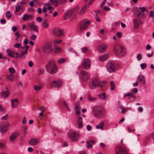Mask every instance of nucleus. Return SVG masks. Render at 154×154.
I'll return each instance as SVG.
<instances>
[{"instance_id": "obj_1", "label": "nucleus", "mask_w": 154, "mask_h": 154, "mask_svg": "<svg viewBox=\"0 0 154 154\" xmlns=\"http://www.w3.org/2000/svg\"><path fill=\"white\" fill-rule=\"evenodd\" d=\"M115 54L119 57L124 56L126 54V49L125 48L119 44L115 45L114 47Z\"/></svg>"}, {"instance_id": "obj_2", "label": "nucleus", "mask_w": 154, "mask_h": 154, "mask_svg": "<svg viewBox=\"0 0 154 154\" xmlns=\"http://www.w3.org/2000/svg\"><path fill=\"white\" fill-rule=\"evenodd\" d=\"M89 87L92 90L95 89L97 87H101L103 86L102 82L97 78L92 79L89 83Z\"/></svg>"}, {"instance_id": "obj_3", "label": "nucleus", "mask_w": 154, "mask_h": 154, "mask_svg": "<svg viewBox=\"0 0 154 154\" xmlns=\"http://www.w3.org/2000/svg\"><path fill=\"white\" fill-rule=\"evenodd\" d=\"M46 68L47 71L51 74H54L57 71V69L55 63L53 61H50L48 63Z\"/></svg>"}, {"instance_id": "obj_4", "label": "nucleus", "mask_w": 154, "mask_h": 154, "mask_svg": "<svg viewBox=\"0 0 154 154\" xmlns=\"http://www.w3.org/2000/svg\"><path fill=\"white\" fill-rule=\"evenodd\" d=\"M93 113L95 117L98 118H101L104 115V109L103 108L100 106H96L94 109Z\"/></svg>"}, {"instance_id": "obj_5", "label": "nucleus", "mask_w": 154, "mask_h": 154, "mask_svg": "<svg viewBox=\"0 0 154 154\" xmlns=\"http://www.w3.org/2000/svg\"><path fill=\"white\" fill-rule=\"evenodd\" d=\"M68 135L70 139L73 141H77L80 138L79 134L73 131H69Z\"/></svg>"}, {"instance_id": "obj_6", "label": "nucleus", "mask_w": 154, "mask_h": 154, "mask_svg": "<svg viewBox=\"0 0 154 154\" xmlns=\"http://www.w3.org/2000/svg\"><path fill=\"white\" fill-rule=\"evenodd\" d=\"M42 50L44 53L46 54H49L51 53L53 51L51 43L47 42L45 43L43 46Z\"/></svg>"}, {"instance_id": "obj_7", "label": "nucleus", "mask_w": 154, "mask_h": 154, "mask_svg": "<svg viewBox=\"0 0 154 154\" xmlns=\"http://www.w3.org/2000/svg\"><path fill=\"white\" fill-rule=\"evenodd\" d=\"M79 76L80 78L82 81L86 82L90 79V75L87 72L82 70L79 72Z\"/></svg>"}, {"instance_id": "obj_8", "label": "nucleus", "mask_w": 154, "mask_h": 154, "mask_svg": "<svg viewBox=\"0 0 154 154\" xmlns=\"http://www.w3.org/2000/svg\"><path fill=\"white\" fill-rule=\"evenodd\" d=\"M90 24V21L86 19L82 20L80 23L79 28L81 30L86 29Z\"/></svg>"}, {"instance_id": "obj_9", "label": "nucleus", "mask_w": 154, "mask_h": 154, "mask_svg": "<svg viewBox=\"0 0 154 154\" xmlns=\"http://www.w3.org/2000/svg\"><path fill=\"white\" fill-rule=\"evenodd\" d=\"M9 123L8 122H2L0 123V131L2 133H4L8 130Z\"/></svg>"}, {"instance_id": "obj_10", "label": "nucleus", "mask_w": 154, "mask_h": 154, "mask_svg": "<svg viewBox=\"0 0 154 154\" xmlns=\"http://www.w3.org/2000/svg\"><path fill=\"white\" fill-rule=\"evenodd\" d=\"M91 62L90 60L88 58L83 60L82 63V66L86 70H89L91 66Z\"/></svg>"}, {"instance_id": "obj_11", "label": "nucleus", "mask_w": 154, "mask_h": 154, "mask_svg": "<svg viewBox=\"0 0 154 154\" xmlns=\"http://www.w3.org/2000/svg\"><path fill=\"white\" fill-rule=\"evenodd\" d=\"M115 151L116 154H128L126 148L119 146H118L116 147Z\"/></svg>"}, {"instance_id": "obj_12", "label": "nucleus", "mask_w": 154, "mask_h": 154, "mask_svg": "<svg viewBox=\"0 0 154 154\" xmlns=\"http://www.w3.org/2000/svg\"><path fill=\"white\" fill-rule=\"evenodd\" d=\"M106 68L109 72H112L115 71L116 66L113 63L109 62L106 64Z\"/></svg>"}, {"instance_id": "obj_13", "label": "nucleus", "mask_w": 154, "mask_h": 154, "mask_svg": "<svg viewBox=\"0 0 154 154\" xmlns=\"http://www.w3.org/2000/svg\"><path fill=\"white\" fill-rule=\"evenodd\" d=\"M53 32L54 34L57 36L59 37L63 35V29L59 27H57L54 28Z\"/></svg>"}, {"instance_id": "obj_14", "label": "nucleus", "mask_w": 154, "mask_h": 154, "mask_svg": "<svg viewBox=\"0 0 154 154\" xmlns=\"http://www.w3.org/2000/svg\"><path fill=\"white\" fill-rule=\"evenodd\" d=\"M79 9V7L78 6L76 7L74 9V11L76 13ZM73 12L72 10L66 12L64 15V18L67 19V17L70 16H71V14Z\"/></svg>"}, {"instance_id": "obj_15", "label": "nucleus", "mask_w": 154, "mask_h": 154, "mask_svg": "<svg viewBox=\"0 0 154 154\" xmlns=\"http://www.w3.org/2000/svg\"><path fill=\"white\" fill-rule=\"evenodd\" d=\"M89 7V5L88 4H86L84 5L79 11V14L80 15L84 14L87 11Z\"/></svg>"}, {"instance_id": "obj_16", "label": "nucleus", "mask_w": 154, "mask_h": 154, "mask_svg": "<svg viewBox=\"0 0 154 154\" xmlns=\"http://www.w3.org/2000/svg\"><path fill=\"white\" fill-rule=\"evenodd\" d=\"M34 16L32 14H24L23 16L22 19L24 21H27L32 20Z\"/></svg>"}, {"instance_id": "obj_17", "label": "nucleus", "mask_w": 154, "mask_h": 154, "mask_svg": "<svg viewBox=\"0 0 154 154\" xmlns=\"http://www.w3.org/2000/svg\"><path fill=\"white\" fill-rule=\"evenodd\" d=\"M63 84L61 81H54L51 82V85L55 88H58L61 87Z\"/></svg>"}, {"instance_id": "obj_18", "label": "nucleus", "mask_w": 154, "mask_h": 154, "mask_svg": "<svg viewBox=\"0 0 154 154\" xmlns=\"http://www.w3.org/2000/svg\"><path fill=\"white\" fill-rule=\"evenodd\" d=\"M106 47V44H102L98 46V49L99 52L103 53L105 51Z\"/></svg>"}, {"instance_id": "obj_19", "label": "nucleus", "mask_w": 154, "mask_h": 154, "mask_svg": "<svg viewBox=\"0 0 154 154\" xmlns=\"http://www.w3.org/2000/svg\"><path fill=\"white\" fill-rule=\"evenodd\" d=\"M7 51L8 52V54L9 56L11 57L14 58H17L19 57L18 53H16L14 51L11 52L9 49L7 50Z\"/></svg>"}, {"instance_id": "obj_20", "label": "nucleus", "mask_w": 154, "mask_h": 154, "mask_svg": "<svg viewBox=\"0 0 154 154\" xmlns=\"http://www.w3.org/2000/svg\"><path fill=\"white\" fill-rule=\"evenodd\" d=\"M134 24V29H137L139 28V25L141 23V22L140 20L134 19L133 20Z\"/></svg>"}, {"instance_id": "obj_21", "label": "nucleus", "mask_w": 154, "mask_h": 154, "mask_svg": "<svg viewBox=\"0 0 154 154\" xmlns=\"http://www.w3.org/2000/svg\"><path fill=\"white\" fill-rule=\"evenodd\" d=\"M137 79L138 81L141 82L143 85H145L146 84V80L144 76L143 75H139L137 77Z\"/></svg>"}, {"instance_id": "obj_22", "label": "nucleus", "mask_w": 154, "mask_h": 154, "mask_svg": "<svg viewBox=\"0 0 154 154\" xmlns=\"http://www.w3.org/2000/svg\"><path fill=\"white\" fill-rule=\"evenodd\" d=\"M82 118L79 117L77 122V125L78 128H81L83 127V124L82 121Z\"/></svg>"}, {"instance_id": "obj_23", "label": "nucleus", "mask_w": 154, "mask_h": 154, "mask_svg": "<svg viewBox=\"0 0 154 154\" xmlns=\"http://www.w3.org/2000/svg\"><path fill=\"white\" fill-rule=\"evenodd\" d=\"M37 139L32 138L29 141V144L31 146H34L37 143Z\"/></svg>"}, {"instance_id": "obj_24", "label": "nucleus", "mask_w": 154, "mask_h": 154, "mask_svg": "<svg viewBox=\"0 0 154 154\" xmlns=\"http://www.w3.org/2000/svg\"><path fill=\"white\" fill-rule=\"evenodd\" d=\"M12 107L13 108L17 107L18 105V101L17 99H13L11 100Z\"/></svg>"}, {"instance_id": "obj_25", "label": "nucleus", "mask_w": 154, "mask_h": 154, "mask_svg": "<svg viewBox=\"0 0 154 154\" xmlns=\"http://www.w3.org/2000/svg\"><path fill=\"white\" fill-rule=\"evenodd\" d=\"M19 135V133L17 132H15L14 133L12 134L10 137V140L11 141H13Z\"/></svg>"}, {"instance_id": "obj_26", "label": "nucleus", "mask_w": 154, "mask_h": 154, "mask_svg": "<svg viewBox=\"0 0 154 154\" xmlns=\"http://www.w3.org/2000/svg\"><path fill=\"white\" fill-rule=\"evenodd\" d=\"M109 57V54H105L99 57L98 59L101 61H104L106 60Z\"/></svg>"}, {"instance_id": "obj_27", "label": "nucleus", "mask_w": 154, "mask_h": 154, "mask_svg": "<svg viewBox=\"0 0 154 154\" xmlns=\"http://www.w3.org/2000/svg\"><path fill=\"white\" fill-rule=\"evenodd\" d=\"M43 27L45 29H47L49 27V25L48 23V20L47 19H44L42 23Z\"/></svg>"}, {"instance_id": "obj_28", "label": "nucleus", "mask_w": 154, "mask_h": 154, "mask_svg": "<svg viewBox=\"0 0 154 154\" xmlns=\"http://www.w3.org/2000/svg\"><path fill=\"white\" fill-rule=\"evenodd\" d=\"M10 93L8 90L1 92V94L3 97H8L10 95Z\"/></svg>"}, {"instance_id": "obj_29", "label": "nucleus", "mask_w": 154, "mask_h": 154, "mask_svg": "<svg viewBox=\"0 0 154 154\" xmlns=\"http://www.w3.org/2000/svg\"><path fill=\"white\" fill-rule=\"evenodd\" d=\"M104 123L103 122H100L96 126V128L97 129H100L101 130H103Z\"/></svg>"}, {"instance_id": "obj_30", "label": "nucleus", "mask_w": 154, "mask_h": 154, "mask_svg": "<svg viewBox=\"0 0 154 154\" xmlns=\"http://www.w3.org/2000/svg\"><path fill=\"white\" fill-rule=\"evenodd\" d=\"M94 141L93 140H90L86 142V146L89 149L92 147V145L94 143Z\"/></svg>"}, {"instance_id": "obj_31", "label": "nucleus", "mask_w": 154, "mask_h": 154, "mask_svg": "<svg viewBox=\"0 0 154 154\" xmlns=\"http://www.w3.org/2000/svg\"><path fill=\"white\" fill-rule=\"evenodd\" d=\"M54 52L55 53L60 52L61 51V49L60 48L57 46L56 45H54Z\"/></svg>"}, {"instance_id": "obj_32", "label": "nucleus", "mask_w": 154, "mask_h": 154, "mask_svg": "<svg viewBox=\"0 0 154 154\" xmlns=\"http://www.w3.org/2000/svg\"><path fill=\"white\" fill-rule=\"evenodd\" d=\"M98 96L99 98L102 100H104L106 98V94L105 93L100 94Z\"/></svg>"}, {"instance_id": "obj_33", "label": "nucleus", "mask_w": 154, "mask_h": 154, "mask_svg": "<svg viewBox=\"0 0 154 154\" xmlns=\"http://www.w3.org/2000/svg\"><path fill=\"white\" fill-rule=\"evenodd\" d=\"M7 78L8 80L10 81H14V78L13 74H10L9 75H7Z\"/></svg>"}, {"instance_id": "obj_34", "label": "nucleus", "mask_w": 154, "mask_h": 154, "mask_svg": "<svg viewBox=\"0 0 154 154\" xmlns=\"http://www.w3.org/2000/svg\"><path fill=\"white\" fill-rule=\"evenodd\" d=\"M42 87V86H38L35 85L34 86V89L36 91H39L41 89Z\"/></svg>"}, {"instance_id": "obj_35", "label": "nucleus", "mask_w": 154, "mask_h": 154, "mask_svg": "<svg viewBox=\"0 0 154 154\" xmlns=\"http://www.w3.org/2000/svg\"><path fill=\"white\" fill-rule=\"evenodd\" d=\"M88 99L90 101H94L96 100V98L95 97H92L90 95H88Z\"/></svg>"}, {"instance_id": "obj_36", "label": "nucleus", "mask_w": 154, "mask_h": 154, "mask_svg": "<svg viewBox=\"0 0 154 154\" xmlns=\"http://www.w3.org/2000/svg\"><path fill=\"white\" fill-rule=\"evenodd\" d=\"M9 71L11 74H13L15 73V69L12 67H10L8 69Z\"/></svg>"}, {"instance_id": "obj_37", "label": "nucleus", "mask_w": 154, "mask_h": 154, "mask_svg": "<svg viewBox=\"0 0 154 154\" xmlns=\"http://www.w3.org/2000/svg\"><path fill=\"white\" fill-rule=\"evenodd\" d=\"M23 51H21V54L19 56V57H24V55L27 52V51L26 50H25V49H23Z\"/></svg>"}, {"instance_id": "obj_38", "label": "nucleus", "mask_w": 154, "mask_h": 154, "mask_svg": "<svg viewBox=\"0 0 154 154\" xmlns=\"http://www.w3.org/2000/svg\"><path fill=\"white\" fill-rule=\"evenodd\" d=\"M31 27L34 31L35 32H38V30L36 26L34 24H32L31 25Z\"/></svg>"}, {"instance_id": "obj_39", "label": "nucleus", "mask_w": 154, "mask_h": 154, "mask_svg": "<svg viewBox=\"0 0 154 154\" xmlns=\"http://www.w3.org/2000/svg\"><path fill=\"white\" fill-rule=\"evenodd\" d=\"M66 60V59L64 58H61L59 60L58 63L59 64L65 62Z\"/></svg>"}, {"instance_id": "obj_40", "label": "nucleus", "mask_w": 154, "mask_h": 154, "mask_svg": "<svg viewBox=\"0 0 154 154\" xmlns=\"http://www.w3.org/2000/svg\"><path fill=\"white\" fill-rule=\"evenodd\" d=\"M63 105L66 107V108L67 109V110L69 111H70V109L69 108V106H68V104L66 103V102L64 101H63Z\"/></svg>"}, {"instance_id": "obj_41", "label": "nucleus", "mask_w": 154, "mask_h": 154, "mask_svg": "<svg viewBox=\"0 0 154 154\" xmlns=\"http://www.w3.org/2000/svg\"><path fill=\"white\" fill-rule=\"evenodd\" d=\"M63 105L66 107V108L67 109V110L69 111H70V109L69 108V106H68V104L66 103V102L64 101H63Z\"/></svg>"}, {"instance_id": "obj_42", "label": "nucleus", "mask_w": 154, "mask_h": 154, "mask_svg": "<svg viewBox=\"0 0 154 154\" xmlns=\"http://www.w3.org/2000/svg\"><path fill=\"white\" fill-rule=\"evenodd\" d=\"M6 17L8 19H10L11 18V14L10 11H8L6 12Z\"/></svg>"}, {"instance_id": "obj_43", "label": "nucleus", "mask_w": 154, "mask_h": 154, "mask_svg": "<svg viewBox=\"0 0 154 154\" xmlns=\"http://www.w3.org/2000/svg\"><path fill=\"white\" fill-rule=\"evenodd\" d=\"M110 84L111 86V90H114L115 88V85L113 81L110 82Z\"/></svg>"}, {"instance_id": "obj_44", "label": "nucleus", "mask_w": 154, "mask_h": 154, "mask_svg": "<svg viewBox=\"0 0 154 154\" xmlns=\"http://www.w3.org/2000/svg\"><path fill=\"white\" fill-rule=\"evenodd\" d=\"M149 16L150 17L153 18L154 17V11L152 10L149 11Z\"/></svg>"}, {"instance_id": "obj_45", "label": "nucleus", "mask_w": 154, "mask_h": 154, "mask_svg": "<svg viewBox=\"0 0 154 154\" xmlns=\"http://www.w3.org/2000/svg\"><path fill=\"white\" fill-rule=\"evenodd\" d=\"M136 58L138 61H140L142 58V55L140 54H138L137 55Z\"/></svg>"}, {"instance_id": "obj_46", "label": "nucleus", "mask_w": 154, "mask_h": 154, "mask_svg": "<svg viewBox=\"0 0 154 154\" xmlns=\"http://www.w3.org/2000/svg\"><path fill=\"white\" fill-rule=\"evenodd\" d=\"M140 67L142 69H144L147 67V65L145 63H143L140 65Z\"/></svg>"}, {"instance_id": "obj_47", "label": "nucleus", "mask_w": 154, "mask_h": 154, "mask_svg": "<svg viewBox=\"0 0 154 154\" xmlns=\"http://www.w3.org/2000/svg\"><path fill=\"white\" fill-rule=\"evenodd\" d=\"M8 117V115L6 114L4 116L2 117L1 119L2 120H6L7 119Z\"/></svg>"}, {"instance_id": "obj_48", "label": "nucleus", "mask_w": 154, "mask_h": 154, "mask_svg": "<svg viewBox=\"0 0 154 154\" xmlns=\"http://www.w3.org/2000/svg\"><path fill=\"white\" fill-rule=\"evenodd\" d=\"M5 147V145L4 143L0 142V149H3Z\"/></svg>"}, {"instance_id": "obj_49", "label": "nucleus", "mask_w": 154, "mask_h": 154, "mask_svg": "<svg viewBox=\"0 0 154 154\" xmlns=\"http://www.w3.org/2000/svg\"><path fill=\"white\" fill-rule=\"evenodd\" d=\"M88 48L87 47H84L82 48L81 50L82 52L85 53L86 52Z\"/></svg>"}, {"instance_id": "obj_50", "label": "nucleus", "mask_w": 154, "mask_h": 154, "mask_svg": "<svg viewBox=\"0 0 154 154\" xmlns=\"http://www.w3.org/2000/svg\"><path fill=\"white\" fill-rule=\"evenodd\" d=\"M75 111L77 110H81V108L80 106L78 105H76L74 108Z\"/></svg>"}, {"instance_id": "obj_51", "label": "nucleus", "mask_w": 154, "mask_h": 154, "mask_svg": "<svg viewBox=\"0 0 154 154\" xmlns=\"http://www.w3.org/2000/svg\"><path fill=\"white\" fill-rule=\"evenodd\" d=\"M62 42V40H55L53 42V43L54 44V45H56V44L60 43Z\"/></svg>"}, {"instance_id": "obj_52", "label": "nucleus", "mask_w": 154, "mask_h": 154, "mask_svg": "<svg viewBox=\"0 0 154 154\" xmlns=\"http://www.w3.org/2000/svg\"><path fill=\"white\" fill-rule=\"evenodd\" d=\"M15 35L17 37V38H16V40L17 41L19 38L21 36V35L19 34L18 32H15Z\"/></svg>"}, {"instance_id": "obj_53", "label": "nucleus", "mask_w": 154, "mask_h": 154, "mask_svg": "<svg viewBox=\"0 0 154 154\" xmlns=\"http://www.w3.org/2000/svg\"><path fill=\"white\" fill-rule=\"evenodd\" d=\"M5 112V109L3 108L2 105L0 104V112H2L3 113H4Z\"/></svg>"}, {"instance_id": "obj_54", "label": "nucleus", "mask_w": 154, "mask_h": 154, "mask_svg": "<svg viewBox=\"0 0 154 154\" xmlns=\"http://www.w3.org/2000/svg\"><path fill=\"white\" fill-rule=\"evenodd\" d=\"M139 9L141 11L143 12L146 11V8L144 7H140L139 8Z\"/></svg>"}, {"instance_id": "obj_55", "label": "nucleus", "mask_w": 154, "mask_h": 154, "mask_svg": "<svg viewBox=\"0 0 154 154\" xmlns=\"http://www.w3.org/2000/svg\"><path fill=\"white\" fill-rule=\"evenodd\" d=\"M36 38V35L35 34H33L32 35L31 37V39L32 40H35Z\"/></svg>"}, {"instance_id": "obj_56", "label": "nucleus", "mask_w": 154, "mask_h": 154, "mask_svg": "<svg viewBox=\"0 0 154 154\" xmlns=\"http://www.w3.org/2000/svg\"><path fill=\"white\" fill-rule=\"evenodd\" d=\"M128 110V108H123L122 109V113H124L125 112H126Z\"/></svg>"}, {"instance_id": "obj_57", "label": "nucleus", "mask_w": 154, "mask_h": 154, "mask_svg": "<svg viewBox=\"0 0 154 154\" xmlns=\"http://www.w3.org/2000/svg\"><path fill=\"white\" fill-rule=\"evenodd\" d=\"M20 43H17L14 45V47L15 48H18L20 46Z\"/></svg>"}, {"instance_id": "obj_58", "label": "nucleus", "mask_w": 154, "mask_h": 154, "mask_svg": "<svg viewBox=\"0 0 154 154\" xmlns=\"http://www.w3.org/2000/svg\"><path fill=\"white\" fill-rule=\"evenodd\" d=\"M137 91H138V90H137V89L136 88H134L132 90V92L133 93L136 94V93H137Z\"/></svg>"}, {"instance_id": "obj_59", "label": "nucleus", "mask_w": 154, "mask_h": 154, "mask_svg": "<svg viewBox=\"0 0 154 154\" xmlns=\"http://www.w3.org/2000/svg\"><path fill=\"white\" fill-rule=\"evenodd\" d=\"M68 51L69 52H74L75 50L72 48H69L68 49Z\"/></svg>"}, {"instance_id": "obj_60", "label": "nucleus", "mask_w": 154, "mask_h": 154, "mask_svg": "<svg viewBox=\"0 0 154 154\" xmlns=\"http://www.w3.org/2000/svg\"><path fill=\"white\" fill-rule=\"evenodd\" d=\"M20 6H16V8H15V12L18 11H19L20 10Z\"/></svg>"}, {"instance_id": "obj_61", "label": "nucleus", "mask_w": 154, "mask_h": 154, "mask_svg": "<svg viewBox=\"0 0 154 154\" xmlns=\"http://www.w3.org/2000/svg\"><path fill=\"white\" fill-rule=\"evenodd\" d=\"M110 8L108 7L105 6L103 8V10L106 11H109L110 10Z\"/></svg>"}, {"instance_id": "obj_62", "label": "nucleus", "mask_w": 154, "mask_h": 154, "mask_svg": "<svg viewBox=\"0 0 154 154\" xmlns=\"http://www.w3.org/2000/svg\"><path fill=\"white\" fill-rule=\"evenodd\" d=\"M36 20L39 22H41L42 21V19L40 17H37L36 19Z\"/></svg>"}, {"instance_id": "obj_63", "label": "nucleus", "mask_w": 154, "mask_h": 154, "mask_svg": "<svg viewBox=\"0 0 154 154\" xmlns=\"http://www.w3.org/2000/svg\"><path fill=\"white\" fill-rule=\"evenodd\" d=\"M28 65L29 67H32L33 65V62L31 61H29L28 63Z\"/></svg>"}, {"instance_id": "obj_64", "label": "nucleus", "mask_w": 154, "mask_h": 154, "mask_svg": "<svg viewBox=\"0 0 154 154\" xmlns=\"http://www.w3.org/2000/svg\"><path fill=\"white\" fill-rule=\"evenodd\" d=\"M116 35L119 38H121L122 35L121 33L120 32H118Z\"/></svg>"}]
</instances>
